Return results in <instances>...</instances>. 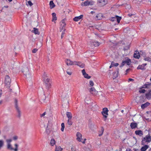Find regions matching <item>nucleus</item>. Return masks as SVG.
I'll return each instance as SVG.
<instances>
[{"instance_id":"nucleus-37","label":"nucleus","mask_w":151,"mask_h":151,"mask_svg":"<svg viewBox=\"0 0 151 151\" xmlns=\"http://www.w3.org/2000/svg\"><path fill=\"white\" fill-rule=\"evenodd\" d=\"M72 119H68V120L67 123L70 126L72 124L73 122L71 120Z\"/></svg>"},{"instance_id":"nucleus-59","label":"nucleus","mask_w":151,"mask_h":151,"mask_svg":"<svg viewBox=\"0 0 151 151\" xmlns=\"http://www.w3.org/2000/svg\"><path fill=\"white\" fill-rule=\"evenodd\" d=\"M130 70V69H127L126 70V73H128V72H129V70Z\"/></svg>"},{"instance_id":"nucleus-10","label":"nucleus","mask_w":151,"mask_h":151,"mask_svg":"<svg viewBox=\"0 0 151 151\" xmlns=\"http://www.w3.org/2000/svg\"><path fill=\"white\" fill-rule=\"evenodd\" d=\"M89 91L92 94L94 95H96L98 93V92L96 91L94 88H91L89 90Z\"/></svg>"},{"instance_id":"nucleus-52","label":"nucleus","mask_w":151,"mask_h":151,"mask_svg":"<svg viewBox=\"0 0 151 151\" xmlns=\"http://www.w3.org/2000/svg\"><path fill=\"white\" fill-rule=\"evenodd\" d=\"M129 46H126V47H125L124 48V50H127L128 49H129Z\"/></svg>"},{"instance_id":"nucleus-27","label":"nucleus","mask_w":151,"mask_h":151,"mask_svg":"<svg viewBox=\"0 0 151 151\" xmlns=\"http://www.w3.org/2000/svg\"><path fill=\"white\" fill-rule=\"evenodd\" d=\"M50 7L51 9H52L55 6V5L52 1H51L50 2Z\"/></svg>"},{"instance_id":"nucleus-30","label":"nucleus","mask_w":151,"mask_h":151,"mask_svg":"<svg viewBox=\"0 0 151 151\" xmlns=\"http://www.w3.org/2000/svg\"><path fill=\"white\" fill-rule=\"evenodd\" d=\"M104 131V129L103 127H101V131H99V137H101L102 135L103 134Z\"/></svg>"},{"instance_id":"nucleus-7","label":"nucleus","mask_w":151,"mask_h":151,"mask_svg":"<svg viewBox=\"0 0 151 151\" xmlns=\"http://www.w3.org/2000/svg\"><path fill=\"white\" fill-rule=\"evenodd\" d=\"M109 110L107 108H105L103 109V111L102 112V114L104 117V120L106 121L107 117V115H108V112Z\"/></svg>"},{"instance_id":"nucleus-36","label":"nucleus","mask_w":151,"mask_h":151,"mask_svg":"<svg viewBox=\"0 0 151 151\" xmlns=\"http://www.w3.org/2000/svg\"><path fill=\"white\" fill-rule=\"evenodd\" d=\"M4 145V141L2 140H0V149Z\"/></svg>"},{"instance_id":"nucleus-48","label":"nucleus","mask_w":151,"mask_h":151,"mask_svg":"<svg viewBox=\"0 0 151 151\" xmlns=\"http://www.w3.org/2000/svg\"><path fill=\"white\" fill-rule=\"evenodd\" d=\"M37 49L35 48L32 50V52L33 53H35L37 52Z\"/></svg>"},{"instance_id":"nucleus-29","label":"nucleus","mask_w":151,"mask_h":151,"mask_svg":"<svg viewBox=\"0 0 151 151\" xmlns=\"http://www.w3.org/2000/svg\"><path fill=\"white\" fill-rule=\"evenodd\" d=\"M52 21L53 22V21L56 20L57 19V17H56V14L55 13H53L52 14Z\"/></svg>"},{"instance_id":"nucleus-46","label":"nucleus","mask_w":151,"mask_h":151,"mask_svg":"<svg viewBox=\"0 0 151 151\" xmlns=\"http://www.w3.org/2000/svg\"><path fill=\"white\" fill-rule=\"evenodd\" d=\"M13 139L14 140H16L17 139H18V137L17 136H14L13 137Z\"/></svg>"},{"instance_id":"nucleus-1","label":"nucleus","mask_w":151,"mask_h":151,"mask_svg":"<svg viewBox=\"0 0 151 151\" xmlns=\"http://www.w3.org/2000/svg\"><path fill=\"white\" fill-rule=\"evenodd\" d=\"M12 139H7L6 142H7V148L11 151H18L19 145L17 143H15L14 145V148H13L11 142H12Z\"/></svg>"},{"instance_id":"nucleus-44","label":"nucleus","mask_w":151,"mask_h":151,"mask_svg":"<svg viewBox=\"0 0 151 151\" xmlns=\"http://www.w3.org/2000/svg\"><path fill=\"white\" fill-rule=\"evenodd\" d=\"M89 84L91 86H92L94 85V83L92 81H89Z\"/></svg>"},{"instance_id":"nucleus-56","label":"nucleus","mask_w":151,"mask_h":151,"mask_svg":"<svg viewBox=\"0 0 151 151\" xmlns=\"http://www.w3.org/2000/svg\"><path fill=\"white\" fill-rule=\"evenodd\" d=\"M113 64H114V62H111V65L109 67V68H111L112 67L114 66V65H113Z\"/></svg>"},{"instance_id":"nucleus-58","label":"nucleus","mask_w":151,"mask_h":151,"mask_svg":"<svg viewBox=\"0 0 151 151\" xmlns=\"http://www.w3.org/2000/svg\"><path fill=\"white\" fill-rule=\"evenodd\" d=\"M134 81V80L132 79V78H129V81Z\"/></svg>"},{"instance_id":"nucleus-11","label":"nucleus","mask_w":151,"mask_h":151,"mask_svg":"<svg viewBox=\"0 0 151 151\" xmlns=\"http://www.w3.org/2000/svg\"><path fill=\"white\" fill-rule=\"evenodd\" d=\"M67 65H74V61L73 62L70 59H67L65 61Z\"/></svg>"},{"instance_id":"nucleus-55","label":"nucleus","mask_w":151,"mask_h":151,"mask_svg":"<svg viewBox=\"0 0 151 151\" xmlns=\"http://www.w3.org/2000/svg\"><path fill=\"white\" fill-rule=\"evenodd\" d=\"M113 65H114V66H117L119 65V64L118 63H115L114 62Z\"/></svg>"},{"instance_id":"nucleus-16","label":"nucleus","mask_w":151,"mask_h":151,"mask_svg":"<svg viewBox=\"0 0 151 151\" xmlns=\"http://www.w3.org/2000/svg\"><path fill=\"white\" fill-rule=\"evenodd\" d=\"M146 98L148 99H150L151 98V89L149 90L148 92L145 94Z\"/></svg>"},{"instance_id":"nucleus-62","label":"nucleus","mask_w":151,"mask_h":151,"mask_svg":"<svg viewBox=\"0 0 151 151\" xmlns=\"http://www.w3.org/2000/svg\"><path fill=\"white\" fill-rule=\"evenodd\" d=\"M86 140V139H84V140L82 142V143H83V144H84V143H85V140Z\"/></svg>"},{"instance_id":"nucleus-43","label":"nucleus","mask_w":151,"mask_h":151,"mask_svg":"<svg viewBox=\"0 0 151 151\" xmlns=\"http://www.w3.org/2000/svg\"><path fill=\"white\" fill-rule=\"evenodd\" d=\"M46 86L47 89H48L51 87V84L50 83H46Z\"/></svg>"},{"instance_id":"nucleus-39","label":"nucleus","mask_w":151,"mask_h":151,"mask_svg":"<svg viewBox=\"0 0 151 151\" xmlns=\"http://www.w3.org/2000/svg\"><path fill=\"white\" fill-rule=\"evenodd\" d=\"M61 130L62 132H63L64 128H65V125L63 123H62L61 124Z\"/></svg>"},{"instance_id":"nucleus-34","label":"nucleus","mask_w":151,"mask_h":151,"mask_svg":"<svg viewBox=\"0 0 151 151\" xmlns=\"http://www.w3.org/2000/svg\"><path fill=\"white\" fill-rule=\"evenodd\" d=\"M62 148L60 146H56L55 150L56 151H61Z\"/></svg>"},{"instance_id":"nucleus-25","label":"nucleus","mask_w":151,"mask_h":151,"mask_svg":"<svg viewBox=\"0 0 151 151\" xmlns=\"http://www.w3.org/2000/svg\"><path fill=\"white\" fill-rule=\"evenodd\" d=\"M49 123V122H48V123L47 124V127L45 132L46 134H47V135H49L50 134V130L49 129L48 127V124Z\"/></svg>"},{"instance_id":"nucleus-26","label":"nucleus","mask_w":151,"mask_h":151,"mask_svg":"<svg viewBox=\"0 0 151 151\" xmlns=\"http://www.w3.org/2000/svg\"><path fill=\"white\" fill-rule=\"evenodd\" d=\"M149 147V146L147 145H145L144 146L142 147L141 149V151H145Z\"/></svg>"},{"instance_id":"nucleus-17","label":"nucleus","mask_w":151,"mask_h":151,"mask_svg":"<svg viewBox=\"0 0 151 151\" xmlns=\"http://www.w3.org/2000/svg\"><path fill=\"white\" fill-rule=\"evenodd\" d=\"M135 133L137 135L139 136H142L143 134V132L141 130H136L135 131Z\"/></svg>"},{"instance_id":"nucleus-60","label":"nucleus","mask_w":151,"mask_h":151,"mask_svg":"<svg viewBox=\"0 0 151 151\" xmlns=\"http://www.w3.org/2000/svg\"><path fill=\"white\" fill-rule=\"evenodd\" d=\"M133 15V14H128V15L130 17H131V16H132V15Z\"/></svg>"},{"instance_id":"nucleus-63","label":"nucleus","mask_w":151,"mask_h":151,"mask_svg":"<svg viewBox=\"0 0 151 151\" xmlns=\"http://www.w3.org/2000/svg\"><path fill=\"white\" fill-rule=\"evenodd\" d=\"M143 66H144V67H145V66H146L147 65V64L146 63H145V64H142Z\"/></svg>"},{"instance_id":"nucleus-33","label":"nucleus","mask_w":151,"mask_h":151,"mask_svg":"<svg viewBox=\"0 0 151 151\" xmlns=\"http://www.w3.org/2000/svg\"><path fill=\"white\" fill-rule=\"evenodd\" d=\"M55 139H52L50 142V144L51 146H53L55 145Z\"/></svg>"},{"instance_id":"nucleus-18","label":"nucleus","mask_w":151,"mask_h":151,"mask_svg":"<svg viewBox=\"0 0 151 151\" xmlns=\"http://www.w3.org/2000/svg\"><path fill=\"white\" fill-rule=\"evenodd\" d=\"M150 104L149 102H147L144 104H142L141 105V108L142 109H144L145 108L147 107L150 105Z\"/></svg>"},{"instance_id":"nucleus-38","label":"nucleus","mask_w":151,"mask_h":151,"mask_svg":"<svg viewBox=\"0 0 151 151\" xmlns=\"http://www.w3.org/2000/svg\"><path fill=\"white\" fill-rule=\"evenodd\" d=\"M65 27H63L62 26L60 27V31L62 32V31H65L66 29L65 28Z\"/></svg>"},{"instance_id":"nucleus-5","label":"nucleus","mask_w":151,"mask_h":151,"mask_svg":"<svg viewBox=\"0 0 151 151\" xmlns=\"http://www.w3.org/2000/svg\"><path fill=\"white\" fill-rule=\"evenodd\" d=\"M5 78V80L4 83L6 84V86L7 87L9 88L11 81V79L8 75H6Z\"/></svg>"},{"instance_id":"nucleus-22","label":"nucleus","mask_w":151,"mask_h":151,"mask_svg":"<svg viewBox=\"0 0 151 151\" xmlns=\"http://www.w3.org/2000/svg\"><path fill=\"white\" fill-rule=\"evenodd\" d=\"M65 19H63L60 22V26L65 27L66 24L65 22Z\"/></svg>"},{"instance_id":"nucleus-3","label":"nucleus","mask_w":151,"mask_h":151,"mask_svg":"<svg viewBox=\"0 0 151 151\" xmlns=\"http://www.w3.org/2000/svg\"><path fill=\"white\" fill-rule=\"evenodd\" d=\"M15 106L18 114L17 116L18 118H20L21 116V111L20 110L18 106V101L16 99H15Z\"/></svg>"},{"instance_id":"nucleus-28","label":"nucleus","mask_w":151,"mask_h":151,"mask_svg":"<svg viewBox=\"0 0 151 151\" xmlns=\"http://www.w3.org/2000/svg\"><path fill=\"white\" fill-rule=\"evenodd\" d=\"M33 31L35 34L39 35L40 33V32L38 31V29L36 28H34Z\"/></svg>"},{"instance_id":"nucleus-14","label":"nucleus","mask_w":151,"mask_h":151,"mask_svg":"<svg viewBox=\"0 0 151 151\" xmlns=\"http://www.w3.org/2000/svg\"><path fill=\"white\" fill-rule=\"evenodd\" d=\"M76 136L77 137V140L79 142H81V139L82 137V134L79 132H78L76 134Z\"/></svg>"},{"instance_id":"nucleus-8","label":"nucleus","mask_w":151,"mask_h":151,"mask_svg":"<svg viewBox=\"0 0 151 151\" xmlns=\"http://www.w3.org/2000/svg\"><path fill=\"white\" fill-rule=\"evenodd\" d=\"M107 3V0H99L98 4L99 6H103Z\"/></svg>"},{"instance_id":"nucleus-19","label":"nucleus","mask_w":151,"mask_h":151,"mask_svg":"<svg viewBox=\"0 0 151 151\" xmlns=\"http://www.w3.org/2000/svg\"><path fill=\"white\" fill-rule=\"evenodd\" d=\"M137 124L136 123L132 122L130 124V126L132 129H134L137 127Z\"/></svg>"},{"instance_id":"nucleus-42","label":"nucleus","mask_w":151,"mask_h":151,"mask_svg":"<svg viewBox=\"0 0 151 151\" xmlns=\"http://www.w3.org/2000/svg\"><path fill=\"white\" fill-rule=\"evenodd\" d=\"M144 60L145 61L150 62L151 61V58L149 57H148L145 58Z\"/></svg>"},{"instance_id":"nucleus-15","label":"nucleus","mask_w":151,"mask_h":151,"mask_svg":"<svg viewBox=\"0 0 151 151\" xmlns=\"http://www.w3.org/2000/svg\"><path fill=\"white\" fill-rule=\"evenodd\" d=\"M74 65H77L81 68H83L85 66V65L83 63L80 62H77L76 61H74Z\"/></svg>"},{"instance_id":"nucleus-23","label":"nucleus","mask_w":151,"mask_h":151,"mask_svg":"<svg viewBox=\"0 0 151 151\" xmlns=\"http://www.w3.org/2000/svg\"><path fill=\"white\" fill-rule=\"evenodd\" d=\"M66 115L68 119H72V114L70 112H67Z\"/></svg>"},{"instance_id":"nucleus-41","label":"nucleus","mask_w":151,"mask_h":151,"mask_svg":"<svg viewBox=\"0 0 151 151\" xmlns=\"http://www.w3.org/2000/svg\"><path fill=\"white\" fill-rule=\"evenodd\" d=\"M68 93H69L68 92V93L66 95H65V93L63 92V94H62V96L63 97H64L65 98H66L67 97H68Z\"/></svg>"},{"instance_id":"nucleus-64","label":"nucleus","mask_w":151,"mask_h":151,"mask_svg":"<svg viewBox=\"0 0 151 151\" xmlns=\"http://www.w3.org/2000/svg\"><path fill=\"white\" fill-rule=\"evenodd\" d=\"M2 100L0 101V105H1L2 104Z\"/></svg>"},{"instance_id":"nucleus-2","label":"nucleus","mask_w":151,"mask_h":151,"mask_svg":"<svg viewBox=\"0 0 151 151\" xmlns=\"http://www.w3.org/2000/svg\"><path fill=\"white\" fill-rule=\"evenodd\" d=\"M151 141V136L150 134H148L142 139L141 144L144 145L146 142H150Z\"/></svg>"},{"instance_id":"nucleus-35","label":"nucleus","mask_w":151,"mask_h":151,"mask_svg":"<svg viewBox=\"0 0 151 151\" xmlns=\"http://www.w3.org/2000/svg\"><path fill=\"white\" fill-rule=\"evenodd\" d=\"M43 80L46 84L47 83H48L49 82L50 79L47 77V78H45L43 79Z\"/></svg>"},{"instance_id":"nucleus-47","label":"nucleus","mask_w":151,"mask_h":151,"mask_svg":"<svg viewBox=\"0 0 151 151\" xmlns=\"http://www.w3.org/2000/svg\"><path fill=\"white\" fill-rule=\"evenodd\" d=\"M48 76H47V74L45 72H44V74H43V79L45 78H47Z\"/></svg>"},{"instance_id":"nucleus-54","label":"nucleus","mask_w":151,"mask_h":151,"mask_svg":"<svg viewBox=\"0 0 151 151\" xmlns=\"http://www.w3.org/2000/svg\"><path fill=\"white\" fill-rule=\"evenodd\" d=\"M66 72H67V73L69 75H71L72 73L71 71H67Z\"/></svg>"},{"instance_id":"nucleus-57","label":"nucleus","mask_w":151,"mask_h":151,"mask_svg":"<svg viewBox=\"0 0 151 151\" xmlns=\"http://www.w3.org/2000/svg\"><path fill=\"white\" fill-rule=\"evenodd\" d=\"M71 150L72 151H75V148L73 147H72L71 148Z\"/></svg>"},{"instance_id":"nucleus-6","label":"nucleus","mask_w":151,"mask_h":151,"mask_svg":"<svg viewBox=\"0 0 151 151\" xmlns=\"http://www.w3.org/2000/svg\"><path fill=\"white\" fill-rule=\"evenodd\" d=\"M94 4V2L92 1L87 0L84 3H82L81 5L83 6H87L89 5H93Z\"/></svg>"},{"instance_id":"nucleus-53","label":"nucleus","mask_w":151,"mask_h":151,"mask_svg":"<svg viewBox=\"0 0 151 151\" xmlns=\"http://www.w3.org/2000/svg\"><path fill=\"white\" fill-rule=\"evenodd\" d=\"M46 114V112H44L42 114H40V117H42L44 116Z\"/></svg>"},{"instance_id":"nucleus-24","label":"nucleus","mask_w":151,"mask_h":151,"mask_svg":"<svg viewBox=\"0 0 151 151\" xmlns=\"http://www.w3.org/2000/svg\"><path fill=\"white\" fill-rule=\"evenodd\" d=\"M91 44L95 47L99 46L100 45L99 43L98 42H91Z\"/></svg>"},{"instance_id":"nucleus-40","label":"nucleus","mask_w":151,"mask_h":151,"mask_svg":"<svg viewBox=\"0 0 151 151\" xmlns=\"http://www.w3.org/2000/svg\"><path fill=\"white\" fill-rule=\"evenodd\" d=\"M33 4L32 3L31 1H29L26 3V5L28 6L29 5L30 6H31Z\"/></svg>"},{"instance_id":"nucleus-51","label":"nucleus","mask_w":151,"mask_h":151,"mask_svg":"<svg viewBox=\"0 0 151 151\" xmlns=\"http://www.w3.org/2000/svg\"><path fill=\"white\" fill-rule=\"evenodd\" d=\"M100 15V14H97V15L96 16V20H99L100 19V18H99V16Z\"/></svg>"},{"instance_id":"nucleus-61","label":"nucleus","mask_w":151,"mask_h":151,"mask_svg":"<svg viewBox=\"0 0 151 151\" xmlns=\"http://www.w3.org/2000/svg\"><path fill=\"white\" fill-rule=\"evenodd\" d=\"M94 13H95V12H93V11H91V14H93Z\"/></svg>"},{"instance_id":"nucleus-12","label":"nucleus","mask_w":151,"mask_h":151,"mask_svg":"<svg viewBox=\"0 0 151 151\" xmlns=\"http://www.w3.org/2000/svg\"><path fill=\"white\" fill-rule=\"evenodd\" d=\"M82 72L83 74V75L85 78L89 79L91 78V77L90 76H88V74H87L86 72L85 69H83L82 70Z\"/></svg>"},{"instance_id":"nucleus-20","label":"nucleus","mask_w":151,"mask_h":151,"mask_svg":"<svg viewBox=\"0 0 151 151\" xmlns=\"http://www.w3.org/2000/svg\"><path fill=\"white\" fill-rule=\"evenodd\" d=\"M134 57L135 58H139L140 57V55L139 52L138 51H136L134 53Z\"/></svg>"},{"instance_id":"nucleus-50","label":"nucleus","mask_w":151,"mask_h":151,"mask_svg":"<svg viewBox=\"0 0 151 151\" xmlns=\"http://www.w3.org/2000/svg\"><path fill=\"white\" fill-rule=\"evenodd\" d=\"M62 34L61 35V38L62 39L64 37V35L65 34V31H62Z\"/></svg>"},{"instance_id":"nucleus-31","label":"nucleus","mask_w":151,"mask_h":151,"mask_svg":"<svg viewBox=\"0 0 151 151\" xmlns=\"http://www.w3.org/2000/svg\"><path fill=\"white\" fill-rule=\"evenodd\" d=\"M137 69H141L142 70H144L145 69V68L142 65H139L137 67Z\"/></svg>"},{"instance_id":"nucleus-13","label":"nucleus","mask_w":151,"mask_h":151,"mask_svg":"<svg viewBox=\"0 0 151 151\" xmlns=\"http://www.w3.org/2000/svg\"><path fill=\"white\" fill-rule=\"evenodd\" d=\"M151 88V83L149 82H147L142 87V88Z\"/></svg>"},{"instance_id":"nucleus-21","label":"nucleus","mask_w":151,"mask_h":151,"mask_svg":"<svg viewBox=\"0 0 151 151\" xmlns=\"http://www.w3.org/2000/svg\"><path fill=\"white\" fill-rule=\"evenodd\" d=\"M83 15H81L80 16H79L78 17H75L73 18V20L75 21H78L80 19H81L83 17Z\"/></svg>"},{"instance_id":"nucleus-32","label":"nucleus","mask_w":151,"mask_h":151,"mask_svg":"<svg viewBox=\"0 0 151 151\" xmlns=\"http://www.w3.org/2000/svg\"><path fill=\"white\" fill-rule=\"evenodd\" d=\"M115 17L116 18L118 23H119L120 22V21L122 19V17H119L117 15L115 16Z\"/></svg>"},{"instance_id":"nucleus-9","label":"nucleus","mask_w":151,"mask_h":151,"mask_svg":"<svg viewBox=\"0 0 151 151\" xmlns=\"http://www.w3.org/2000/svg\"><path fill=\"white\" fill-rule=\"evenodd\" d=\"M127 58H125V60L122 61L121 64V66H123L125 64H126L127 65H129L131 63V60Z\"/></svg>"},{"instance_id":"nucleus-49","label":"nucleus","mask_w":151,"mask_h":151,"mask_svg":"<svg viewBox=\"0 0 151 151\" xmlns=\"http://www.w3.org/2000/svg\"><path fill=\"white\" fill-rule=\"evenodd\" d=\"M116 18L115 17H111L110 18V20L112 21H114L115 20Z\"/></svg>"},{"instance_id":"nucleus-4","label":"nucleus","mask_w":151,"mask_h":151,"mask_svg":"<svg viewBox=\"0 0 151 151\" xmlns=\"http://www.w3.org/2000/svg\"><path fill=\"white\" fill-rule=\"evenodd\" d=\"M22 72L25 75L26 78H29L30 77L31 75L27 67H24L22 70Z\"/></svg>"},{"instance_id":"nucleus-45","label":"nucleus","mask_w":151,"mask_h":151,"mask_svg":"<svg viewBox=\"0 0 151 151\" xmlns=\"http://www.w3.org/2000/svg\"><path fill=\"white\" fill-rule=\"evenodd\" d=\"M139 92L140 93H144L145 92V90L144 89H142L141 90H139Z\"/></svg>"}]
</instances>
